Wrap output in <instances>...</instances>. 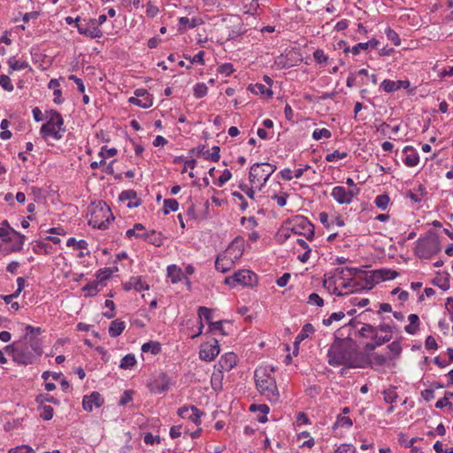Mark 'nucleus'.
Segmentation results:
<instances>
[{
  "label": "nucleus",
  "mask_w": 453,
  "mask_h": 453,
  "mask_svg": "<svg viewBox=\"0 0 453 453\" xmlns=\"http://www.w3.org/2000/svg\"><path fill=\"white\" fill-rule=\"evenodd\" d=\"M178 209H179V203L176 199L168 198V199L164 200L163 211H164L165 215H167L170 212V211H177Z\"/></svg>",
  "instance_id": "nucleus-35"
},
{
  "label": "nucleus",
  "mask_w": 453,
  "mask_h": 453,
  "mask_svg": "<svg viewBox=\"0 0 453 453\" xmlns=\"http://www.w3.org/2000/svg\"><path fill=\"white\" fill-rule=\"evenodd\" d=\"M359 192L360 188L347 190L342 186H336L332 189L331 196L339 204H349Z\"/></svg>",
  "instance_id": "nucleus-11"
},
{
  "label": "nucleus",
  "mask_w": 453,
  "mask_h": 453,
  "mask_svg": "<svg viewBox=\"0 0 453 453\" xmlns=\"http://www.w3.org/2000/svg\"><path fill=\"white\" fill-rule=\"evenodd\" d=\"M194 96L196 98H203L207 95L208 88L204 83H196L193 88Z\"/></svg>",
  "instance_id": "nucleus-45"
},
{
  "label": "nucleus",
  "mask_w": 453,
  "mask_h": 453,
  "mask_svg": "<svg viewBox=\"0 0 453 453\" xmlns=\"http://www.w3.org/2000/svg\"><path fill=\"white\" fill-rule=\"evenodd\" d=\"M257 275L250 270H239L235 272L232 276L226 277L224 283L231 287L237 285L252 287L257 284Z\"/></svg>",
  "instance_id": "nucleus-8"
},
{
  "label": "nucleus",
  "mask_w": 453,
  "mask_h": 453,
  "mask_svg": "<svg viewBox=\"0 0 453 453\" xmlns=\"http://www.w3.org/2000/svg\"><path fill=\"white\" fill-rule=\"evenodd\" d=\"M379 44V41L375 38L371 39L366 42H359L351 48L353 55H358L361 50H367L368 49H375Z\"/></svg>",
  "instance_id": "nucleus-26"
},
{
  "label": "nucleus",
  "mask_w": 453,
  "mask_h": 453,
  "mask_svg": "<svg viewBox=\"0 0 453 453\" xmlns=\"http://www.w3.org/2000/svg\"><path fill=\"white\" fill-rule=\"evenodd\" d=\"M350 335V328H348V326H343L336 330L334 333V341L336 342H345L349 339Z\"/></svg>",
  "instance_id": "nucleus-30"
},
{
  "label": "nucleus",
  "mask_w": 453,
  "mask_h": 453,
  "mask_svg": "<svg viewBox=\"0 0 453 453\" xmlns=\"http://www.w3.org/2000/svg\"><path fill=\"white\" fill-rule=\"evenodd\" d=\"M252 92L256 93V94H261V95H268L269 96H271L273 95V91L269 88H267L265 85L263 84H256L254 88L251 89Z\"/></svg>",
  "instance_id": "nucleus-59"
},
{
  "label": "nucleus",
  "mask_w": 453,
  "mask_h": 453,
  "mask_svg": "<svg viewBox=\"0 0 453 453\" xmlns=\"http://www.w3.org/2000/svg\"><path fill=\"white\" fill-rule=\"evenodd\" d=\"M332 134L327 128L315 129L312 133V138L314 140H320L321 138H330Z\"/></svg>",
  "instance_id": "nucleus-49"
},
{
  "label": "nucleus",
  "mask_w": 453,
  "mask_h": 453,
  "mask_svg": "<svg viewBox=\"0 0 453 453\" xmlns=\"http://www.w3.org/2000/svg\"><path fill=\"white\" fill-rule=\"evenodd\" d=\"M219 354V345L216 339L211 342H205L201 345L199 357L202 360L211 361Z\"/></svg>",
  "instance_id": "nucleus-12"
},
{
  "label": "nucleus",
  "mask_w": 453,
  "mask_h": 453,
  "mask_svg": "<svg viewBox=\"0 0 453 453\" xmlns=\"http://www.w3.org/2000/svg\"><path fill=\"white\" fill-rule=\"evenodd\" d=\"M139 239H142L156 247H160L163 245L164 240L163 234L160 232H157L155 230H152L149 233H142V235H139Z\"/></svg>",
  "instance_id": "nucleus-22"
},
{
  "label": "nucleus",
  "mask_w": 453,
  "mask_h": 453,
  "mask_svg": "<svg viewBox=\"0 0 453 453\" xmlns=\"http://www.w3.org/2000/svg\"><path fill=\"white\" fill-rule=\"evenodd\" d=\"M133 390H125L119 401V405H126L130 403L133 400Z\"/></svg>",
  "instance_id": "nucleus-58"
},
{
  "label": "nucleus",
  "mask_w": 453,
  "mask_h": 453,
  "mask_svg": "<svg viewBox=\"0 0 453 453\" xmlns=\"http://www.w3.org/2000/svg\"><path fill=\"white\" fill-rule=\"evenodd\" d=\"M88 225L94 228L105 230L109 224L114 220V216L110 207L104 202H99L97 205L90 210Z\"/></svg>",
  "instance_id": "nucleus-6"
},
{
  "label": "nucleus",
  "mask_w": 453,
  "mask_h": 453,
  "mask_svg": "<svg viewBox=\"0 0 453 453\" xmlns=\"http://www.w3.org/2000/svg\"><path fill=\"white\" fill-rule=\"evenodd\" d=\"M371 277L373 280L374 286L380 281L389 280L395 279L399 273L392 269L381 268L370 272Z\"/></svg>",
  "instance_id": "nucleus-15"
},
{
  "label": "nucleus",
  "mask_w": 453,
  "mask_h": 453,
  "mask_svg": "<svg viewBox=\"0 0 453 453\" xmlns=\"http://www.w3.org/2000/svg\"><path fill=\"white\" fill-rule=\"evenodd\" d=\"M388 349L394 355V357H398L402 352V347L398 341H395V342H391L388 346Z\"/></svg>",
  "instance_id": "nucleus-61"
},
{
  "label": "nucleus",
  "mask_w": 453,
  "mask_h": 453,
  "mask_svg": "<svg viewBox=\"0 0 453 453\" xmlns=\"http://www.w3.org/2000/svg\"><path fill=\"white\" fill-rule=\"evenodd\" d=\"M78 32L91 39L101 38L103 36L101 29L97 27H90V25L87 23V19H82L81 22L78 24Z\"/></svg>",
  "instance_id": "nucleus-16"
},
{
  "label": "nucleus",
  "mask_w": 453,
  "mask_h": 453,
  "mask_svg": "<svg viewBox=\"0 0 453 453\" xmlns=\"http://www.w3.org/2000/svg\"><path fill=\"white\" fill-rule=\"evenodd\" d=\"M373 280L370 273L366 277L349 278V281L342 283L343 288H349L350 293L361 292L363 290H370L374 287Z\"/></svg>",
  "instance_id": "nucleus-10"
},
{
  "label": "nucleus",
  "mask_w": 453,
  "mask_h": 453,
  "mask_svg": "<svg viewBox=\"0 0 453 453\" xmlns=\"http://www.w3.org/2000/svg\"><path fill=\"white\" fill-rule=\"evenodd\" d=\"M313 58L319 64L326 63L328 59L324 50L320 49H318L313 52Z\"/></svg>",
  "instance_id": "nucleus-57"
},
{
  "label": "nucleus",
  "mask_w": 453,
  "mask_h": 453,
  "mask_svg": "<svg viewBox=\"0 0 453 453\" xmlns=\"http://www.w3.org/2000/svg\"><path fill=\"white\" fill-rule=\"evenodd\" d=\"M25 334L19 340L4 347V351L12 356V361L19 365H33L42 355V341L39 337L42 330L27 325Z\"/></svg>",
  "instance_id": "nucleus-1"
},
{
  "label": "nucleus",
  "mask_w": 453,
  "mask_h": 453,
  "mask_svg": "<svg viewBox=\"0 0 453 453\" xmlns=\"http://www.w3.org/2000/svg\"><path fill=\"white\" fill-rule=\"evenodd\" d=\"M290 230L299 235H303L307 240L311 241L314 237V226L303 216H296L290 221Z\"/></svg>",
  "instance_id": "nucleus-9"
},
{
  "label": "nucleus",
  "mask_w": 453,
  "mask_h": 453,
  "mask_svg": "<svg viewBox=\"0 0 453 453\" xmlns=\"http://www.w3.org/2000/svg\"><path fill=\"white\" fill-rule=\"evenodd\" d=\"M237 363V356L234 352H227L221 356L219 360L218 365L221 370L230 371Z\"/></svg>",
  "instance_id": "nucleus-18"
},
{
  "label": "nucleus",
  "mask_w": 453,
  "mask_h": 453,
  "mask_svg": "<svg viewBox=\"0 0 453 453\" xmlns=\"http://www.w3.org/2000/svg\"><path fill=\"white\" fill-rule=\"evenodd\" d=\"M276 165L269 163H255L251 165L249 179L251 183L263 181L265 184L270 176L275 172Z\"/></svg>",
  "instance_id": "nucleus-7"
},
{
  "label": "nucleus",
  "mask_w": 453,
  "mask_h": 453,
  "mask_svg": "<svg viewBox=\"0 0 453 453\" xmlns=\"http://www.w3.org/2000/svg\"><path fill=\"white\" fill-rule=\"evenodd\" d=\"M82 291L85 293V296H94L98 293V282L92 281L88 283L82 288Z\"/></svg>",
  "instance_id": "nucleus-41"
},
{
  "label": "nucleus",
  "mask_w": 453,
  "mask_h": 453,
  "mask_svg": "<svg viewBox=\"0 0 453 453\" xmlns=\"http://www.w3.org/2000/svg\"><path fill=\"white\" fill-rule=\"evenodd\" d=\"M179 24L180 27H182L185 29L186 28H194L198 25L196 19H190L188 17H180L179 19Z\"/></svg>",
  "instance_id": "nucleus-48"
},
{
  "label": "nucleus",
  "mask_w": 453,
  "mask_h": 453,
  "mask_svg": "<svg viewBox=\"0 0 453 453\" xmlns=\"http://www.w3.org/2000/svg\"><path fill=\"white\" fill-rule=\"evenodd\" d=\"M64 132H65V127L62 115L56 110H50L49 111V119L40 129L42 137L44 139L52 137L58 141L62 139V133Z\"/></svg>",
  "instance_id": "nucleus-4"
},
{
  "label": "nucleus",
  "mask_w": 453,
  "mask_h": 453,
  "mask_svg": "<svg viewBox=\"0 0 453 453\" xmlns=\"http://www.w3.org/2000/svg\"><path fill=\"white\" fill-rule=\"evenodd\" d=\"M133 287L134 289H135L138 292L149 289V285L146 282L142 281L140 276L133 277Z\"/></svg>",
  "instance_id": "nucleus-47"
},
{
  "label": "nucleus",
  "mask_w": 453,
  "mask_h": 453,
  "mask_svg": "<svg viewBox=\"0 0 453 453\" xmlns=\"http://www.w3.org/2000/svg\"><path fill=\"white\" fill-rule=\"evenodd\" d=\"M314 332H315L314 326L311 323H306L303 326L301 332L297 334V336L296 337L295 342H294L295 349L293 351V354L295 356H296L298 353L299 343L301 342H303V340H305L306 338H308L310 334H313Z\"/></svg>",
  "instance_id": "nucleus-19"
},
{
  "label": "nucleus",
  "mask_w": 453,
  "mask_h": 453,
  "mask_svg": "<svg viewBox=\"0 0 453 453\" xmlns=\"http://www.w3.org/2000/svg\"><path fill=\"white\" fill-rule=\"evenodd\" d=\"M232 177V173L228 169H225L222 173V174L219 176V178L217 180V185L219 187H222L226 181H228Z\"/></svg>",
  "instance_id": "nucleus-60"
},
{
  "label": "nucleus",
  "mask_w": 453,
  "mask_h": 453,
  "mask_svg": "<svg viewBox=\"0 0 453 453\" xmlns=\"http://www.w3.org/2000/svg\"><path fill=\"white\" fill-rule=\"evenodd\" d=\"M345 314L342 311L334 312L327 319H323V325L328 326L333 321H339L344 318Z\"/></svg>",
  "instance_id": "nucleus-51"
},
{
  "label": "nucleus",
  "mask_w": 453,
  "mask_h": 453,
  "mask_svg": "<svg viewBox=\"0 0 453 453\" xmlns=\"http://www.w3.org/2000/svg\"><path fill=\"white\" fill-rule=\"evenodd\" d=\"M335 453H356V448L351 444H342L337 448Z\"/></svg>",
  "instance_id": "nucleus-64"
},
{
  "label": "nucleus",
  "mask_w": 453,
  "mask_h": 453,
  "mask_svg": "<svg viewBox=\"0 0 453 453\" xmlns=\"http://www.w3.org/2000/svg\"><path fill=\"white\" fill-rule=\"evenodd\" d=\"M119 200H128L129 203H127V207L129 208H136L142 203L141 199L137 196V193L134 190L131 189L122 191L119 195Z\"/></svg>",
  "instance_id": "nucleus-21"
},
{
  "label": "nucleus",
  "mask_w": 453,
  "mask_h": 453,
  "mask_svg": "<svg viewBox=\"0 0 453 453\" xmlns=\"http://www.w3.org/2000/svg\"><path fill=\"white\" fill-rule=\"evenodd\" d=\"M380 88L387 93H394L397 91L396 81L386 79L380 83Z\"/></svg>",
  "instance_id": "nucleus-44"
},
{
  "label": "nucleus",
  "mask_w": 453,
  "mask_h": 453,
  "mask_svg": "<svg viewBox=\"0 0 453 453\" xmlns=\"http://www.w3.org/2000/svg\"><path fill=\"white\" fill-rule=\"evenodd\" d=\"M66 245L68 247H73L75 250H86L88 248V242L85 240L81 239V240L77 241L73 237H70L67 240Z\"/></svg>",
  "instance_id": "nucleus-43"
},
{
  "label": "nucleus",
  "mask_w": 453,
  "mask_h": 453,
  "mask_svg": "<svg viewBox=\"0 0 453 453\" xmlns=\"http://www.w3.org/2000/svg\"><path fill=\"white\" fill-rule=\"evenodd\" d=\"M190 411L192 413L188 415L187 418H188L194 424L199 426L201 424V416L203 414L197 407L192 405L190 406Z\"/></svg>",
  "instance_id": "nucleus-42"
},
{
  "label": "nucleus",
  "mask_w": 453,
  "mask_h": 453,
  "mask_svg": "<svg viewBox=\"0 0 453 453\" xmlns=\"http://www.w3.org/2000/svg\"><path fill=\"white\" fill-rule=\"evenodd\" d=\"M42 412L40 417L44 420H50L53 417V408L50 405H42Z\"/></svg>",
  "instance_id": "nucleus-55"
},
{
  "label": "nucleus",
  "mask_w": 453,
  "mask_h": 453,
  "mask_svg": "<svg viewBox=\"0 0 453 453\" xmlns=\"http://www.w3.org/2000/svg\"><path fill=\"white\" fill-rule=\"evenodd\" d=\"M347 152H341L339 150H334V152L330 153V154H327L326 156V160L327 162H334L337 159H343L347 157Z\"/></svg>",
  "instance_id": "nucleus-56"
},
{
  "label": "nucleus",
  "mask_w": 453,
  "mask_h": 453,
  "mask_svg": "<svg viewBox=\"0 0 453 453\" xmlns=\"http://www.w3.org/2000/svg\"><path fill=\"white\" fill-rule=\"evenodd\" d=\"M129 103L142 108H150L153 104L152 96L143 88H138L134 91V96L129 98Z\"/></svg>",
  "instance_id": "nucleus-13"
},
{
  "label": "nucleus",
  "mask_w": 453,
  "mask_h": 453,
  "mask_svg": "<svg viewBox=\"0 0 453 453\" xmlns=\"http://www.w3.org/2000/svg\"><path fill=\"white\" fill-rule=\"evenodd\" d=\"M255 381L256 387L261 395L265 397L272 403H277L280 402V393L275 379L273 376L266 373H263L259 376L257 371H256Z\"/></svg>",
  "instance_id": "nucleus-5"
},
{
  "label": "nucleus",
  "mask_w": 453,
  "mask_h": 453,
  "mask_svg": "<svg viewBox=\"0 0 453 453\" xmlns=\"http://www.w3.org/2000/svg\"><path fill=\"white\" fill-rule=\"evenodd\" d=\"M126 328V324L124 321L119 319H115L111 321L109 326V334L111 337H117L120 335Z\"/></svg>",
  "instance_id": "nucleus-28"
},
{
  "label": "nucleus",
  "mask_w": 453,
  "mask_h": 453,
  "mask_svg": "<svg viewBox=\"0 0 453 453\" xmlns=\"http://www.w3.org/2000/svg\"><path fill=\"white\" fill-rule=\"evenodd\" d=\"M142 352H150L153 355H157L161 351V345L157 342H145L142 346Z\"/></svg>",
  "instance_id": "nucleus-31"
},
{
  "label": "nucleus",
  "mask_w": 453,
  "mask_h": 453,
  "mask_svg": "<svg viewBox=\"0 0 453 453\" xmlns=\"http://www.w3.org/2000/svg\"><path fill=\"white\" fill-rule=\"evenodd\" d=\"M12 233L18 237V240L12 246L10 250L12 252H19V251L22 250V249H23V245H24V242H25L26 236L23 234L16 231L15 229H12Z\"/></svg>",
  "instance_id": "nucleus-32"
},
{
  "label": "nucleus",
  "mask_w": 453,
  "mask_h": 453,
  "mask_svg": "<svg viewBox=\"0 0 453 453\" xmlns=\"http://www.w3.org/2000/svg\"><path fill=\"white\" fill-rule=\"evenodd\" d=\"M36 403L40 405H43L44 403H51L55 405H59L60 402L56 397L49 395V394H40L36 396Z\"/></svg>",
  "instance_id": "nucleus-38"
},
{
  "label": "nucleus",
  "mask_w": 453,
  "mask_h": 453,
  "mask_svg": "<svg viewBox=\"0 0 453 453\" xmlns=\"http://www.w3.org/2000/svg\"><path fill=\"white\" fill-rule=\"evenodd\" d=\"M219 146H213L211 148V152L209 150H206V159L211 160L212 162H218L219 160Z\"/></svg>",
  "instance_id": "nucleus-54"
},
{
  "label": "nucleus",
  "mask_w": 453,
  "mask_h": 453,
  "mask_svg": "<svg viewBox=\"0 0 453 453\" xmlns=\"http://www.w3.org/2000/svg\"><path fill=\"white\" fill-rule=\"evenodd\" d=\"M358 356L353 345L346 342H333L327 351L328 364L332 366L365 367Z\"/></svg>",
  "instance_id": "nucleus-2"
},
{
  "label": "nucleus",
  "mask_w": 453,
  "mask_h": 453,
  "mask_svg": "<svg viewBox=\"0 0 453 453\" xmlns=\"http://www.w3.org/2000/svg\"><path fill=\"white\" fill-rule=\"evenodd\" d=\"M385 34L388 39L391 41L395 46H399L401 44L399 35L394 29L391 27H387Z\"/></svg>",
  "instance_id": "nucleus-46"
},
{
  "label": "nucleus",
  "mask_w": 453,
  "mask_h": 453,
  "mask_svg": "<svg viewBox=\"0 0 453 453\" xmlns=\"http://www.w3.org/2000/svg\"><path fill=\"white\" fill-rule=\"evenodd\" d=\"M8 453H35V450L28 445H21L12 449Z\"/></svg>",
  "instance_id": "nucleus-63"
},
{
  "label": "nucleus",
  "mask_w": 453,
  "mask_h": 453,
  "mask_svg": "<svg viewBox=\"0 0 453 453\" xmlns=\"http://www.w3.org/2000/svg\"><path fill=\"white\" fill-rule=\"evenodd\" d=\"M0 86L6 91L12 92L14 89V86L9 76L2 74L0 75Z\"/></svg>",
  "instance_id": "nucleus-50"
},
{
  "label": "nucleus",
  "mask_w": 453,
  "mask_h": 453,
  "mask_svg": "<svg viewBox=\"0 0 453 453\" xmlns=\"http://www.w3.org/2000/svg\"><path fill=\"white\" fill-rule=\"evenodd\" d=\"M167 276L171 279L172 283L175 284L183 278V272L177 265H171L167 267Z\"/></svg>",
  "instance_id": "nucleus-27"
},
{
  "label": "nucleus",
  "mask_w": 453,
  "mask_h": 453,
  "mask_svg": "<svg viewBox=\"0 0 453 453\" xmlns=\"http://www.w3.org/2000/svg\"><path fill=\"white\" fill-rule=\"evenodd\" d=\"M8 65L10 66L9 73H12L13 71L23 70L27 67V63L24 61L16 60L15 57H12L8 59Z\"/></svg>",
  "instance_id": "nucleus-34"
},
{
  "label": "nucleus",
  "mask_w": 453,
  "mask_h": 453,
  "mask_svg": "<svg viewBox=\"0 0 453 453\" xmlns=\"http://www.w3.org/2000/svg\"><path fill=\"white\" fill-rule=\"evenodd\" d=\"M410 324L405 326L404 330L409 334H415L419 328V318L417 314H411L408 317Z\"/></svg>",
  "instance_id": "nucleus-29"
},
{
  "label": "nucleus",
  "mask_w": 453,
  "mask_h": 453,
  "mask_svg": "<svg viewBox=\"0 0 453 453\" xmlns=\"http://www.w3.org/2000/svg\"><path fill=\"white\" fill-rule=\"evenodd\" d=\"M246 29L244 28L243 23L240 19H236V21L231 27L227 28V40H237L239 39L244 33Z\"/></svg>",
  "instance_id": "nucleus-20"
},
{
  "label": "nucleus",
  "mask_w": 453,
  "mask_h": 453,
  "mask_svg": "<svg viewBox=\"0 0 453 453\" xmlns=\"http://www.w3.org/2000/svg\"><path fill=\"white\" fill-rule=\"evenodd\" d=\"M169 389V380L166 375L163 374L159 379L156 380L150 386V391L161 394Z\"/></svg>",
  "instance_id": "nucleus-24"
},
{
  "label": "nucleus",
  "mask_w": 453,
  "mask_h": 453,
  "mask_svg": "<svg viewBox=\"0 0 453 453\" xmlns=\"http://www.w3.org/2000/svg\"><path fill=\"white\" fill-rule=\"evenodd\" d=\"M350 278H358L361 276L366 277L367 273L370 272L364 271L360 268L357 267H347V272Z\"/></svg>",
  "instance_id": "nucleus-53"
},
{
  "label": "nucleus",
  "mask_w": 453,
  "mask_h": 453,
  "mask_svg": "<svg viewBox=\"0 0 453 453\" xmlns=\"http://www.w3.org/2000/svg\"><path fill=\"white\" fill-rule=\"evenodd\" d=\"M389 201V196L387 194H382L375 197L374 203L379 209L384 211L388 208Z\"/></svg>",
  "instance_id": "nucleus-40"
},
{
  "label": "nucleus",
  "mask_w": 453,
  "mask_h": 453,
  "mask_svg": "<svg viewBox=\"0 0 453 453\" xmlns=\"http://www.w3.org/2000/svg\"><path fill=\"white\" fill-rule=\"evenodd\" d=\"M403 161L406 166H416L419 162V157L416 150L412 146H405L403 150Z\"/></svg>",
  "instance_id": "nucleus-17"
},
{
  "label": "nucleus",
  "mask_w": 453,
  "mask_h": 453,
  "mask_svg": "<svg viewBox=\"0 0 453 453\" xmlns=\"http://www.w3.org/2000/svg\"><path fill=\"white\" fill-rule=\"evenodd\" d=\"M309 303L315 304L319 307H322L324 305V300L320 297L317 293H311L309 296Z\"/></svg>",
  "instance_id": "nucleus-62"
},
{
  "label": "nucleus",
  "mask_w": 453,
  "mask_h": 453,
  "mask_svg": "<svg viewBox=\"0 0 453 453\" xmlns=\"http://www.w3.org/2000/svg\"><path fill=\"white\" fill-rule=\"evenodd\" d=\"M441 251V242L438 234L429 230L426 236L419 238L414 250L415 255L419 258L429 259Z\"/></svg>",
  "instance_id": "nucleus-3"
},
{
  "label": "nucleus",
  "mask_w": 453,
  "mask_h": 453,
  "mask_svg": "<svg viewBox=\"0 0 453 453\" xmlns=\"http://www.w3.org/2000/svg\"><path fill=\"white\" fill-rule=\"evenodd\" d=\"M104 403V398L97 391H93L89 395H84L82 400V407L88 411L91 412L94 407L99 408Z\"/></svg>",
  "instance_id": "nucleus-14"
},
{
  "label": "nucleus",
  "mask_w": 453,
  "mask_h": 453,
  "mask_svg": "<svg viewBox=\"0 0 453 453\" xmlns=\"http://www.w3.org/2000/svg\"><path fill=\"white\" fill-rule=\"evenodd\" d=\"M136 364V359L134 354H127L120 361L119 367L121 369H130Z\"/></svg>",
  "instance_id": "nucleus-37"
},
{
  "label": "nucleus",
  "mask_w": 453,
  "mask_h": 453,
  "mask_svg": "<svg viewBox=\"0 0 453 453\" xmlns=\"http://www.w3.org/2000/svg\"><path fill=\"white\" fill-rule=\"evenodd\" d=\"M352 425H353V422L349 417L338 415L336 418V421L333 426V428L334 429H335L336 427L349 428L352 426Z\"/></svg>",
  "instance_id": "nucleus-33"
},
{
  "label": "nucleus",
  "mask_w": 453,
  "mask_h": 453,
  "mask_svg": "<svg viewBox=\"0 0 453 453\" xmlns=\"http://www.w3.org/2000/svg\"><path fill=\"white\" fill-rule=\"evenodd\" d=\"M117 153H118L117 149H115V148L108 149L107 146H103L98 154L99 157L102 158L100 161V164H105L106 157H114Z\"/></svg>",
  "instance_id": "nucleus-39"
},
{
  "label": "nucleus",
  "mask_w": 453,
  "mask_h": 453,
  "mask_svg": "<svg viewBox=\"0 0 453 453\" xmlns=\"http://www.w3.org/2000/svg\"><path fill=\"white\" fill-rule=\"evenodd\" d=\"M233 265L234 261L232 258L226 257V256H218L215 261V268L221 273H226L229 271Z\"/></svg>",
  "instance_id": "nucleus-25"
},
{
  "label": "nucleus",
  "mask_w": 453,
  "mask_h": 453,
  "mask_svg": "<svg viewBox=\"0 0 453 453\" xmlns=\"http://www.w3.org/2000/svg\"><path fill=\"white\" fill-rule=\"evenodd\" d=\"M384 401L387 403H393L396 401L398 395L395 389H386L383 391Z\"/></svg>",
  "instance_id": "nucleus-52"
},
{
  "label": "nucleus",
  "mask_w": 453,
  "mask_h": 453,
  "mask_svg": "<svg viewBox=\"0 0 453 453\" xmlns=\"http://www.w3.org/2000/svg\"><path fill=\"white\" fill-rule=\"evenodd\" d=\"M198 316H199V319H200V326H199L198 332L191 336V338H193V339L197 337V336H199L203 333V324L202 322L203 319H205V321L209 325H210V322H212L211 321L212 311H211V309H209L207 307L200 306L198 308Z\"/></svg>",
  "instance_id": "nucleus-23"
},
{
  "label": "nucleus",
  "mask_w": 453,
  "mask_h": 453,
  "mask_svg": "<svg viewBox=\"0 0 453 453\" xmlns=\"http://www.w3.org/2000/svg\"><path fill=\"white\" fill-rule=\"evenodd\" d=\"M144 232H145L144 226L141 223H136V224H134L133 228H130L126 232V236L127 238H131L133 236L139 238V235H142V233H144Z\"/></svg>",
  "instance_id": "nucleus-36"
}]
</instances>
